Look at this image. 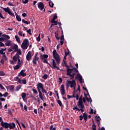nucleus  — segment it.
<instances>
[{"label":"nucleus","instance_id":"27","mask_svg":"<svg viewBox=\"0 0 130 130\" xmlns=\"http://www.w3.org/2000/svg\"><path fill=\"white\" fill-rule=\"evenodd\" d=\"M51 22L52 24L51 25V27H52L54 25H57L58 23H57V21L54 20V21H51Z\"/></svg>","mask_w":130,"mask_h":130},{"label":"nucleus","instance_id":"28","mask_svg":"<svg viewBox=\"0 0 130 130\" xmlns=\"http://www.w3.org/2000/svg\"><path fill=\"white\" fill-rule=\"evenodd\" d=\"M64 59L63 60V63H64V64H63V67H64V66H66V49H64Z\"/></svg>","mask_w":130,"mask_h":130},{"label":"nucleus","instance_id":"34","mask_svg":"<svg viewBox=\"0 0 130 130\" xmlns=\"http://www.w3.org/2000/svg\"><path fill=\"white\" fill-rule=\"evenodd\" d=\"M55 36L57 40H59V39H60V37L58 36V34H57L56 32H55Z\"/></svg>","mask_w":130,"mask_h":130},{"label":"nucleus","instance_id":"19","mask_svg":"<svg viewBox=\"0 0 130 130\" xmlns=\"http://www.w3.org/2000/svg\"><path fill=\"white\" fill-rule=\"evenodd\" d=\"M11 48L12 49H14V50H17L18 48H19V47L18 46V45L14 44L13 45H11Z\"/></svg>","mask_w":130,"mask_h":130},{"label":"nucleus","instance_id":"53","mask_svg":"<svg viewBox=\"0 0 130 130\" xmlns=\"http://www.w3.org/2000/svg\"><path fill=\"white\" fill-rule=\"evenodd\" d=\"M90 114H94L93 110V109L91 108L90 109V112L89 113Z\"/></svg>","mask_w":130,"mask_h":130},{"label":"nucleus","instance_id":"30","mask_svg":"<svg viewBox=\"0 0 130 130\" xmlns=\"http://www.w3.org/2000/svg\"><path fill=\"white\" fill-rule=\"evenodd\" d=\"M16 19L18 22H21L22 21V18L18 14H16Z\"/></svg>","mask_w":130,"mask_h":130},{"label":"nucleus","instance_id":"18","mask_svg":"<svg viewBox=\"0 0 130 130\" xmlns=\"http://www.w3.org/2000/svg\"><path fill=\"white\" fill-rule=\"evenodd\" d=\"M19 58H20V56H19V54H18V53L14 56L13 57V59L15 62L17 61V60H18V59H19Z\"/></svg>","mask_w":130,"mask_h":130},{"label":"nucleus","instance_id":"40","mask_svg":"<svg viewBox=\"0 0 130 130\" xmlns=\"http://www.w3.org/2000/svg\"><path fill=\"white\" fill-rule=\"evenodd\" d=\"M18 64H19V66H21V64L23 63V62L21 61L20 58L18 59Z\"/></svg>","mask_w":130,"mask_h":130},{"label":"nucleus","instance_id":"42","mask_svg":"<svg viewBox=\"0 0 130 130\" xmlns=\"http://www.w3.org/2000/svg\"><path fill=\"white\" fill-rule=\"evenodd\" d=\"M5 45H6V46H11V42H10L9 41L5 43Z\"/></svg>","mask_w":130,"mask_h":130},{"label":"nucleus","instance_id":"48","mask_svg":"<svg viewBox=\"0 0 130 130\" xmlns=\"http://www.w3.org/2000/svg\"><path fill=\"white\" fill-rule=\"evenodd\" d=\"M26 32H27L29 35H32V34H31V29L29 28V29L27 30Z\"/></svg>","mask_w":130,"mask_h":130},{"label":"nucleus","instance_id":"43","mask_svg":"<svg viewBox=\"0 0 130 130\" xmlns=\"http://www.w3.org/2000/svg\"><path fill=\"white\" fill-rule=\"evenodd\" d=\"M32 91H34V93H35V94H38V92L37 91V90L34 88H32Z\"/></svg>","mask_w":130,"mask_h":130},{"label":"nucleus","instance_id":"55","mask_svg":"<svg viewBox=\"0 0 130 130\" xmlns=\"http://www.w3.org/2000/svg\"><path fill=\"white\" fill-rule=\"evenodd\" d=\"M37 41L39 42V41H40V34L39 35V36L38 37L37 39Z\"/></svg>","mask_w":130,"mask_h":130},{"label":"nucleus","instance_id":"33","mask_svg":"<svg viewBox=\"0 0 130 130\" xmlns=\"http://www.w3.org/2000/svg\"><path fill=\"white\" fill-rule=\"evenodd\" d=\"M20 67H21V65H19L18 64L14 67V70H19V69H20Z\"/></svg>","mask_w":130,"mask_h":130},{"label":"nucleus","instance_id":"32","mask_svg":"<svg viewBox=\"0 0 130 130\" xmlns=\"http://www.w3.org/2000/svg\"><path fill=\"white\" fill-rule=\"evenodd\" d=\"M16 52H17V54H19V55H22V51H21V50L19 49V48H18L16 50Z\"/></svg>","mask_w":130,"mask_h":130},{"label":"nucleus","instance_id":"15","mask_svg":"<svg viewBox=\"0 0 130 130\" xmlns=\"http://www.w3.org/2000/svg\"><path fill=\"white\" fill-rule=\"evenodd\" d=\"M21 97L24 102H26V101H27V99H26V97H27V93H26L25 92H22L21 93Z\"/></svg>","mask_w":130,"mask_h":130},{"label":"nucleus","instance_id":"39","mask_svg":"<svg viewBox=\"0 0 130 130\" xmlns=\"http://www.w3.org/2000/svg\"><path fill=\"white\" fill-rule=\"evenodd\" d=\"M68 52H66V57L68 55L72 56L71 52H70V51H69V49H68Z\"/></svg>","mask_w":130,"mask_h":130},{"label":"nucleus","instance_id":"45","mask_svg":"<svg viewBox=\"0 0 130 130\" xmlns=\"http://www.w3.org/2000/svg\"><path fill=\"white\" fill-rule=\"evenodd\" d=\"M3 59L7 60V56H6V53H4V55H3Z\"/></svg>","mask_w":130,"mask_h":130},{"label":"nucleus","instance_id":"38","mask_svg":"<svg viewBox=\"0 0 130 130\" xmlns=\"http://www.w3.org/2000/svg\"><path fill=\"white\" fill-rule=\"evenodd\" d=\"M92 129H96V125H95V123H94V120H93V124H92Z\"/></svg>","mask_w":130,"mask_h":130},{"label":"nucleus","instance_id":"31","mask_svg":"<svg viewBox=\"0 0 130 130\" xmlns=\"http://www.w3.org/2000/svg\"><path fill=\"white\" fill-rule=\"evenodd\" d=\"M78 106H80L81 109H82V108H84V105H83V102L78 105Z\"/></svg>","mask_w":130,"mask_h":130},{"label":"nucleus","instance_id":"4","mask_svg":"<svg viewBox=\"0 0 130 130\" xmlns=\"http://www.w3.org/2000/svg\"><path fill=\"white\" fill-rule=\"evenodd\" d=\"M53 55L54 58L56 61L57 64H59V63L60 62V59H59V55H58V53L57 52H56V50L54 49L53 51Z\"/></svg>","mask_w":130,"mask_h":130},{"label":"nucleus","instance_id":"22","mask_svg":"<svg viewBox=\"0 0 130 130\" xmlns=\"http://www.w3.org/2000/svg\"><path fill=\"white\" fill-rule=\"evenodd\" d=\"M81 74H80V73H77L76 77H75V79L77 80L78 79V81L79 82H80V79H81Z\"/></svg>","mask_w":130,"mask_h":130},{"label":"nucleus","instance_id":"7","mask_svg":"<svg viewBox=\"0 0 130 130\" xmlns=\"http://www.w3.org/2000/svg\"><path fill=\"white\" fill-rule=\"evenodd\" d=\"M2 9L4 10V11H5V12H6V13H8L9 15L11 16V17H14L15 16L14 13L11 12V10H10V8L7 7V8H5L2 7Z\"/></svg>","mask_w":130,"mask_h":130},{"label":"nucleus","instance_id":"5","mask_svg":"<svg viewBox=\"0 0 130 130\" xmlns=\"http://www.w3.org/2000/svg\"><path fill=\"white\" fill-rule=\"evenodd\" d=\"M28 46H29V40L25 39L23 40L21 44V48H22V49H27V48H28Z\"/></svg>","mask_w":130,"mask_h":130},{"label":"nucleus","instance_id":"46","mask_svg":"<svg viewBox=\"0 0 130 130\" xmlns=\"http://www.w3.org/2000/svg\"><path fill=\"white\" fill-rule=\"evenodd\" d=\"M57 103H58V104H59V106H60V107L62 106V104L61 103V101H60V100H58Z\"/></svg>","mask_w":130,"mask_h":130},{"label":"nucleus","instance_id":"56","mask_svg":"<svg viewBox=\"0 0 130 130\" xmlns=\"http://www.w3.org/2000/svg\"><path fill=\"white\" fill-rule=\"evenodd\" d=\"M6 39L5 38L1 37V38H0V41H5V40H6Z\"/></svg>","mask_w":130,"mask_h":130},{"label":"nucleus","instance_id":"29","mask_svg":"<svg viewBox=\"0 0 130 130\" xmlns=\"http://www.w3.org/2000/svg\"><path fill=\"white\" fill-rule=\"evenodd\" d=\"M22 23H24V24H26V25H29V24H30L31 23V22H30V21H25V19H22Z\"/></svg>","mask_w":130,"mask_h":130},{"label":"nucleus","instance_id":"36","mask_svg":"<svg viewBox=\"0 0 130 130\" xmlns=\"http://www.w3.org/2000/svg\"><path fill=\"white\" fill-rule=\"evenodd\" d=\"M10 90L11 91V92H14V89H15V86H14V85H11V86H10Z\"/></svg>","mask_w":130,"mask_h":130},{"label":"nucleus","instance_id":"57","mask_svg":"<svg viewBox=\"0 0 130 130\" xmlns=\"http://www.w3.org/2000/svg\"><path fill=\"white\" fill-rule=\"evenodd\" d=\"M5 46V44L3 43L2 42H0V47Z\"/></svg>","mask_w":130,"mask_h":130},{"label":"nucleus","instance_id":"62","mask_svg":"<svg viewBox=\"0 0 130 130\" xmlns=\"http://www.w3.org/2000/svg\"><path fill=\"white\" fill-rule=\"evenodd\" d=\"M41 90H42V93H45L46 91H47L46 90L44 89V87Z\"/></svg>","mask_w":130,"mask_h":130},{"label":"nucleus","instance_id":"14","mask_svg":"<svg viewBox=\"0 0 130 130\" xmlns=\"http://www.w3.org/2000/svg\"><path fill=\"white\" fill-rule=\"evenodd\" d=\"M32 58V55H31V51H29L26 55V59L28 61L31 60V58Z\"/></svg>","mask_w":130,"mask_h":130},{"label":"nucleus","instance_id":"3","mask_svg":"<svg viewBox=\"0 0 130 130\" xmlns=\"http://www.w3.org/2000/svg\"><path fill=\"white\" fill-rule=\"evenodd\" d=\"M2 126L5 128H10V129H15L16 127V124L14 122L8 123V122H2Z\"/></svg>","mask_w":130,"mask_h":130},{"label":"nucleus","instance_id":"23","mask_svg":"<svg viewBox=\"0 0 130 130\" xmlns=\"http://www.w3.org/2000/svg\"><path fill=\"white\" fill-rule=\"evenodd\" d=\"M81 74H80V73H77L76 77H75V79L77 80L78 79V81L79 82H80V79H81Z\"/></svg>","mask_w":130,"mask_h":130},{"label":"nucleus","instance_id":"44","mask_svg":"<svg viewBox=\"0 0 130 130\" xmlns=\"http://www.w3.org/2000/svg\"><path fill=\"white\" fill-rule=\"evenodd\" d=\"M0 76H6V74H5L4 71H0Z\"/></svg>","mask_w":130,"mask_h":130},{"label":"nucleus","instance_id":"49","mask_svg":"<svg viewBox=\"0 0 130 130\" xmlns=\"http://www.w3.org/2000/svg\"><path fill=\"white\" fill-rule=\"evenodd\" d=\"M83 119V115H80L79 116V120H80V121H82Z\"/></svg>","mask_w":130,"mask_h":130},{"label":"nucleus","instance_id":"47","mask_svg":"<svg viewBox=\"0 0 130 130\" xmlns=\"http://www.w3.org/2000/svg\"><path fill=\"white\" fill-rule=\"evenodd\" d=\"M22 82L24 85H26V84H27V80L26 79L22 80Z\"/></svg>","mask_w":130,"mask_h":130},{"label":"nucleus","instance_id":"50","mask_svg":"<svg viewBox=\"0 0 130 130\" xmlns=\"http://www.w3.org/2000/svg\"><path fill=\"white\" fill-rule=\"evenodd\" d=\"M29 2V0H22L23 4H28V2Z\"/></svg>","mask_w":130,"mask_h":130},{"label":"nucleus","instance_id":"8","mask_svg":"<svg viewBox=\"0 0 130 130\" xmlns=\"http://www.w3.org/2000/svg\"><path fill=\"white\" fill-rule=\"evenodd\" d=\"M44 88L43 84L42 83L39 82L37 85V88L39 93H41V89H42Z\"/></svg>","mask_w":130,"mask_h":130},{"label":"nucleus","instance_id":"51","mask_svg":"<svg viewBox=\"0 0 130 130\" xmlns=\"http://www.w3.org/2000/svg\"><path fill=\"white\" fill-rule=\"evenodd\" d=\"M83 82H84V81H83V79H82V76H80V83H83Z\"/></svg>","mask_w":130,"mask_h":130},{"label":"nucleus","instance_id":"60","mask_svg":"<svg viewBox=\"0 0 130 130\" xmlns=\"http://www.w3.org/2000/svg\"><path fill=\"white\" fill-rule=\"evenodd\" d=\"M8 6H12V7H14V6L12 3H11V2H8Z\"/></svg>","mask_w":130,"mask_h":130},{"label":"nucleus","instance_id":"26","mask_svg":"<svg viewBox=\"0 0 130 130\" xmlns=\"http://www.w3.org/2000/svg\"><path fill=\"white\" fill-rule=\"evenodd\" d=\"M41 59H45L48 57V55L43 54L41 55Z\"/></svg>","mask_w":130,"mask_h":130},{"label":"nucleus","instance_id":"64","mask_svg":"<svg viewBox=\"0 0 130 130\" xmlns=\"http://www.w3.org/2000/svg\"><path fill=\"white\" fill-rule=\"evenodd\" d=\"M22 16H23L24 17V18H25V17H27V14H26V13H23L22 14Z\"/></svg>","mask_w":130,"mask_h":130},{"label":"nucleus","instance_id":"24","mask_svg":"<svg viewBox=\"0 0 130 130\" xmlns=\"http://www.w3.org/2000/svg\"><path fill=\"white\" fill-rule=\"evenodd\" d=\"M60 43L61 45H62V44H63V34H62L60 36Z\"/></svg>","mask_w":130,"mask_h":130},{"label":"nucleus","instance_id":"2","mask_svg":"<svg viewBox=\"0 0 130 130\" xmlns=\"http://www.w3.org/2000/svg\"><path fill=\"white\" fill-rule=\"evenodd\" d=\"M68 83L70 84V86L71 87V88L74 87V90L73 93V97H74V98H76V100H79V95L78 93H76V92L75 91V86L76 85V81H75V80H73V81H69Z\"/></svg>","mask_w":130,"mask_h":130},{"label":"nucleus","instance_id":"9","mask_svg":"<svg viewBox=\"0 0 130 130\" xmlns=\"http://www.w3.org/2000/svg\"><path fill=\"white\" fill-rule=\"evenodd\" d=\"M60 91L61 95H64V94H66V90L64 89V85L62 84L61 85Z\"/></svg>","mask_w":130,"mask_h":130},{"label":"nucleus","instance_id":"61","mask_svg":"<svg viewBox=\"0 0 130 130\" xmlns=\"http://www.w3.org/2000/svg\"><path fill=\"white\" fill-rule=\"evenodd\" d=\"M0 88L2 89V90H5V87L3 86V85H2L1 84H0Z\"/></svg>","mask_w":130,"mask_h":130},{"label":"nucleus","instance_id":"63","mask_svg":"<svg viewBox=\"0 0 130 130\" xmlns=\"http://www.w3.org/2000/svg\"><path fill=\"white\" fill-rule=\"evenodd\" d=\"M18 34L20 36H22V34H23V31H19L18 32Z\"/></svg>","mask_w":130,"mask_h":130},{"label":"nucleus","instance_id":"54","mask_svg":"<svg viewBox=\"0 0 130 130\" xmlns=\"http://www.w3.org/2000/svg\"><path fill=\"white\" fill-rule=\"evenodd\" d=\"M0 122H1V125L2 126V123H3V122H4V121L3 120V118H2V117H0Z\"/></svg>","mask_w":130,"mask_h":130},{"label":"nucleus","instance_id":"12","mask_svg":"<svg viewBox=\"0 0 130 130\" xmlns=\"http://www.w3.org/2000/svg\"><path fill=\"white\" fill-rule=\"evenodd\" d=\"M39 9L41 10V11H43L44 9V4L42 2H40L38 3V6Z\"/></svg>","mask_w":130,"mask_h":130},{"label":"nucleus","instance_id":"6","mask_svg":"<svg viewBox=\"0 0 130 130\" xmlns=\"http://www.w3.org/2000/svg\"><path fill=\"white\" fill-rule=\"evenodd\" d=\"M82 88L83 90H85V91H86L87 92V94L85 93H84V95L86 98V100H87L88 102H90L91 103V102H92V100L91 99V97H90L88 90L87 89V88H85L84 86H82Z\"/></svg>","mask_w":130,"mask_h":130},{"label":"nucleus","instance_id":"17","mask_svg":"<svg viewBox=\"0 0 130 130\" xmlns=\"http://www.w3.org/2000/svg\"><path fill=\"white\" fill-rule=\"evenodd\" d=\"M37 61H39V58L34 57V59H32V63L35 66H37Z\"/></svg>","mask_w":130,"mask_h":130},{"label":"nucleus","instance_id":"59","mask_svg":"<svg viewBox=\"0 0 130 130\" xmlns=\"http://www.w3.org/2000/svg\"><path fill=\"white\" fill-rule=\"evenodd\" d=\"M9 93L5 92V94H3L4 97H7Z\"/></svg>","mask_w":130,"mask_h":130},{"label":"nucleus","instance_id":"16","mask_svg":"<svg viewBox=\"0 0 130 130\" xmlns=\"http://www.w3.org/2000/svg\"><path fill=\"white\" fill-rule=\"evenodd\" d=\"M39 96L40 98V99H41L43 101H44V98H45V95L43 93H42V92L41 91V93H40V92H39Z\"/></svg>","mask_w":130,"mask_h":130},{"label":"nucleus","instance_id":"58","mask_svg":"<svg viewBox=\"0 0 130 130\" xmlns=\"http://www.w3.org/2000/svg\"><path fill=\"white\" fill-rule=\"evenodd\" d=\"M78 90L79 93H80V92H81V89H80V85H78Z\"/></svg>","mask_w":130,"mask_h":130},{"label":"nucleus","instance_id":"41","mask_svg":"<svg viewBox=\"0 0 130 130\" xmlns=\"http://www.w3.org/2000/svg\"><path fill=\"white\" fill-rule=\"evenodd\" d=\"M56 19H57V16L54 15L53 17V18L52 19L51 21H52V22H54V21H55Z\"/></svg>","mask_w":130,"mask_h":130},{"label":"nucleus","instance_id":"20","mask_svg":"<svg viewBox=\"0 0 130 130\" xmlns=\"http://www.w3.org/2000/svg\"><path fill=\"white\" fill-rule=\"evenodd\" d=\"M83 117L84 119L85 120V122H86L87 119H88V114L86 113H83Z\"/></svg>","mask_w":130,"mask_h":130},{"label":"nucleus","instance_id":"11","mask_svg":"<svg viewBox=\"0 0 130 130\" xmlns=\"http://www.w3.org/2000/svg\"><path fill=\"white\" fill-rule=\"evenodd\" d=\"M52 69H56L57 70H59V67H57L56 66V63H55V61H54V59H52V66H51Z\"/></svg>","mask_w":130,"mask_h":130},{"label":"nucleus","instance_id":"35","mask_svg":"<svg viewBox=\"0 0 130 130\" xmlns=\"http://www.w3.org/2000/svg\"><path fill=\"white\" fill-rule=\"evenodd\" d=\"M49 5L50 7V8H53V6H54V4L52 2H50V1L49 2Z\"/></svg>","mask_w":130,"mask_h":130},{"label":"nucleus","instance_id":"13","mask_svg":"<svg viewBox=\"0 0 130 130\" xmlns=\"http://www.w3.org/2000/svg\"><path fill=\"white\" fill-rule=\"evenodd\" d=\"M24 72L25 70H21L20 73L18 74V77H26V76H27V74H26V73H24Z\"/></svg>","mask_w":130,"mask_h":130},{"label":"nucleus","instance_id":"21","mask_svg":"<svg viewBox=\"0 0 130 130\" xmlns=\"http://www.w3.org/2000/svg\"><path fill=\"white\" fill-rule=\"evenodd\" d=\"M82 102H83V95H81L79 99V101L77 103V105L81 104Z\"/></svg>","mask_w":130,"mask_h":130},{"label":"nucleus","instance_id":"10","mask_svg":"<svg viewBox=\"0 0 130 130\" xmlns=\"http://www.w3.org/2000/svg\"><path fill=\"white\" fill-rule=\"evenodd\" d=\"M95 119L96 120V122L98 124V126H99V128L100 129V124L101 123V118H100V116H98V115H96V116H95Z\"/></svg>","mask_w":130,"mask_h":130},{"label":"nucleus","instance_id":"25","mask_svg":"<svg viewBox=\"0 0 130 130\" xmlns=\"http://www.w3.org/2000/svg\"><path fill=\"white\" fill-rule=\"evenodd\" d=\"M15 38L17 42H18V43H21V40H20V38H19V36H18L17 35L15 36Z\"/></svg>","mask_w":130,"mask_h":130},{"label":"nucleus","instance_id":"52","mask_svg":"<svg viewBox=\"0 0 130 130\" xmlns=\"http://www.w3.org/2000/svg\"><path fill=\"white\" fill-rule=\"evenodd\" d=\"M73 110H77V111H78V112H80V110L79 108H78L77 106H76L75 107H74Z\"/></svg>","mask_w":130,"mask_h":130},{"label":"nucleus","instance_id":"37","mask_svg":"<svg viewBox=\"0 0 130 130\" xmlns=\"http://www.w3.org/2000/svg\"><path fill=\"white\" fill-rule=\"evenodd\" d=\"M49 76L47 74H45L43 76V78L44 79V80H46V79H47V78H48Z\"/></svg>","mask_w":130,"mask_h":130},{"label":"nucleus","instance_id":"1","mask_svg":"<svg viewBox=\"0 0 130 130\" xmlns=\"http://www.w3.org/2000/svg\"><path fill=\"white\" fill-rule=\"evenodd\" d=\"M66 68L68 69L67 75L69 76L71 79H74L75 75H76L75 73H79V71L78 69L73 68L71 63H70V64L69 66L67 62H66ZM73 71H74L75 72L73 73Z\"/></svg>","mask_w":130,"mask_h":130}]
</instances>
